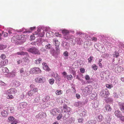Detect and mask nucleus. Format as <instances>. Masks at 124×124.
I'll return each instance as SVG.
<instances>
[{"label": "nucleus", "mask_w": 124, "mask_h": 124, "mask_svg": "<svg viewBox=\"0 0 124 124\" xmlns=\"http://www.w3.org/2000/svg\"><path fill=\"white\" fill-rule=\"evenodd\" d=\"M25 36L24 35H16L14 36L11 39L12 41L13 42L16 41L17 40H23L24 39Z\"/></svg>", "instance_id": "obj_3"}, {"label": "nucleus", "mask_w": 124, "mask_h": 124, "mask_svg": "<svg viewBox=\"0 0 124 124\" xmlns=\"http://www.w3.org/2000/svg\"><path fill=\"white\" fill-rule=\"evenodd\" d=\"M7 46H6L4 45H0V50H2L5 48H6Z\"/></svg>", "instance_id": "obj_35"}, {"label": "nucleus", "mask_w": 124, "mask_h": 124, "mask_svg": "<svg viewBox=\"0 0 124 124\" xmlns=\"http://www.w3.org/2000/svg\"><path fill=\"white\" fill-rule=\"evenodd\" d=\"M30 71L31 73L37 74L41 73L42 71L39 68L34 67L31 68L30 70Z\"/></svg>", "instance_id": "obj_4"}, {"label": "nucleus", "mask_w": 124, "mask_h": 124, "mask_svg": "<svg viewBox=\"0 0 124 124\" xmlns=\"http://www.w3.org/2000/svg\"><path fill=\"white\" fill-rule=\"evenodd\" d=\"M96 121L94 120H90L87 122L86 124H96Z\"/></svg>", "instance_id": "obj_18"}, {"label": "nucleus", "mask_w": 124, "mask_h": 124, "mask_svg": "<svg viewBox=\"0 0 124 124\" xmlns=\"http://www.w3.org/2000/svg\"><path fill=\"white\" fill-rule=\"evenodd\" d=\"M2 70L3 72L4 73H7L8 69L7 67L3 68L2 69Z\"/></svg>", "instance_id": "obj_40"}, {"label": "nucleus", "mask_w": 124, "mask_h": 124, "mask_svg": "<svg viewBox=\"0 0 124 124\" xmlns=\"http://www.w3.org/2000/svg\"><path fill=\"white\" fill-rule=\"evenodd\" d=\"M52 54L53 56H54L56 55V53H55V51L53 49L52 50Z\"/></svg>", "instance_id": "obj_55"}, {"label": "nucleus", "mask_w": 124, "mask_h": 124, "mask_svg": "<svg viewBox=\"0 0 124 124\" xmlns=\"http://www.w3.org/2000/svg\"><path fill=\"white\" fill-rule=\"evenodd\" d=\"M114 114L118 118L120 117L122 115L121 113L118 110L115 111Z\"/></svg>", "instance_id": "obj_9"}, {"label": "nucleus", "mask_w": 124, "mask_h": 124, "mask_svg": "<svg viewBox=\"0 0 124 124\" xmlns=\"http://www.w3.org/2000/svg\"><path fill=\"white\" fill-rule=\"evenodd\" d=\"M120 117L121 120L124 122V116H121Z\"/></svg>", "instance_id": "obj_60"}, {"label": "nucleus", "mask_w": 124, "mask_h": 124, "mask_svg": "<svg viewBox=\"0 0 124 124\" xmlns=\"http://www.w3.org/2000/svg\"><path fill=\"white\" fill-rule=\"evenodd\" d=\"M112 100L110 98H108L106 100V102L107 103H108L111 101Z\"/></svg>", "instance_id": "obj_52"}, {"label": "nucleus", "mask_w": 124, "mask_h": 124, "mask_svg": "<svg viewBox=\"0 0 124 124\" xmlns=\"http://www.w3.org/2000/svg\"><path fill=\"white\" fill-rule=\"evenodd\" d=\"M76 96L78 99H79L80 97V95L79 94L77 93V94H76Z\"/></svg>", "instance_id": "obj_59"}, {"label": "nucleus", "mask_w": 124, "mask_h": 124, "mask_svg": "<svg viewBox=\"0 0 124 124\" xmlns=\"http://www.w3.org/2000/svg\"><path fill=\"white\" fill-rule=\"evenodd\" d=\"M33 93H34L32 92V91L30 90L28 92V94L29 96H31L32 95Z\"/></svg>", "instance_id": "obj_37"}, {"label": "nucleus", "mask_w": 124, "mask_h": 124, "mask_svg": "<svg viewBox=\"0 0 124 124\" xmlns=\"http://www.w3.org/2000/svg\"><path fill=\"white\" fill-rule=\"evenodd\" d=\"M20 71L21 73H23L24 72V69L22 68L20 69Z\"/></svg>", "instance_id": "obj_57"}, {"label": "nucleus", "mask_w": 124, "mask_h": 124, "mask_svg": "<svg viewBox=\"0 0 124 124\" xmlns=\"http://www.w3.org/2000/svg\"><path fill=\"white\" fill-rule=\"evenodd\" d=\"M38 115L39 118H41L42 117L43 114L42 113H40L38 114Z\"/></svg>", "instance_id": "obj_64"}, {"label": "nucleus", "mask_w": 124, "mask_h": 124, "mask_svg": "<svg viewBox=\"0 0 124 124\" xmlns=\"http://www.w3.org/2000/svg\"><path fill=\"white\" fill-rule=\"evenodd\" d=\"M15 119V118L12 116H11L8 118V120L10 121H12Z\"/></svg>", "instance_id": "obj_41"}, {"label": "nucleus", "mask_w": 124, "mask_h": 124, "mask_svg": "<svg viewBox=\"0 0 124 124\" xmlns=\"http://www.w3.org/2000/svg\"><path fill=\"white\" fill-rule=\"evenodd\" d=\"M55 48L56 51L57 52L56 54V55H57L58 54H59V46H56Z\"/></svg>", "instance_id": "obj_43"}, {"label": "nucleus", "mask_w": 124, "mask_h": 124, "mask_svg": "<svg viewBox=\"0 0 124 124\" xmlns=\"http://www.w3.org/2000/svg\"><path fill=\"white\" fill-rule=\"evenodd\" d=\"M111 120L110 117L108 116H107L105 119V122L107 123H110V122Z\"/></svg>", "instance_id": "obj_11"}, {"label": "nucleus", "mask_w": 124, "mask_h": 124, "mask_svg": "<svg viewBox=\"0 0 124 124\" xmlns=\"http://www.w3.org/2000/svg\"><path fill=\"white\" fill-rule=\"evenodd\" d=\"M1 115L4 116H7L8 113L7 111L3 110L1 112Z\"/></svg>", "instance_id": "obj_24"}, {"label": "nucleus", "mask_w": 124, "mask_h": 124, "mask_svg": "<svg viewBox=\"0 0 124 124\" xmlns=\"http://www.w3.org/2000/svg\"><path fill=\"white\" fill-rule=\"evenodd\" d=\"M85 78L86 80H89L90 79L89 76L88 75H86L85 76Z\"/></svg>", "instance_id": "obj_49"}, {"label": "nucleus", "mask_w": 124, "mask_h": 124, "mask_svg": "<svg viewBox=\"0 0 124 124\" xmlns=\"http://www.w3.org/2000/svg\"><path fill=\"white\" fill-rule=\"evenodd\" d=\"M48 81L50 84L53 85L54 83V80L53 78H51Z\"/></svg>", "instance_id": "obj_31"}, {"label": "nucleus", "mask_w": 124, "mask_h": 124, "mask_svg": "<svg viewBox=\"0 0 124 124\" xmlns=\"http://www.w3.org/2000/svg\"><path fill=\"white\" fill-rule=\"evenodd\" d=\"M103 119V116L101 115H99L97 118V121L99 122L102 121Z\"/></svg>", "instance_id": "obj_23"}, {"label": "nucleus", "mask_w": 124, "mask_h": 124, "mask_svg": "<svg viewBox=\"0 0 124 124\" xmlns=\"http://www.w3.org/2000/svg\"><path fill=\"white\" fill-rule=\"evenodd\" d=\"M13 90H14V88H11L10 89L8 90V92L10 94H13Z\"/></svg>", "instance_id": "obj_42"}, {"label": "nucleus", "mask_w": 124, "mask_h": 124, "mask_svg": "<svg viewBox=\"0 0 124 124\" xmlns=\"http://www.w3.org/2000/svg\"><path fill=\"white\" fill-rule=\"evenodd\" d=\"M80 72L82 73H84L85 71V69L84 68H81L80 69Z\"/></svg>", "instance_id": "obj_51"}, {"label": "nucleus", "mask_w": 124, "mask_h": 124, "mask_svg": "<svg viewBox=\"0 0 124 124\" xmlns=\"http://www.w3.org/2000/svg\"><path fill=\"white\" fill-rule=\"evenodd\" d=\"M27 51L33 54H40V53L39 50L36 47H32L28 49Z\"/></svg>", "instance_id": "obj_1"}, {"label": "nucleus", "mask_w": 124, "mask_h": 124, "mask_svg": "<svg viewBox=\"0 0 124 124\" xmlns=\"http://www.w3.org/2000/svg\"><path fill=\"white\" fill-rule=\"evenodd\" d=\"M34 34H33L32 35H31L30 36V40L32 41L33 40H34L35 38V37L34 36Z\"/></svg>", "instance_id": "obj_34"}, {"label": "nucleus", "mask_w": 124, "mask_h": 124, "mask_svg": "<svg viewBox=\"0 0 124 124\" xmlns=\"http://www.w3.org/2000/svg\"><path fill=\"white\" fill-rule=\"evenodd\" d=\"M116 69L117 70L118 72H121L123 70V68L120 66H118L117 68H116Z\"/></svg>", "instance_id": "obj_22"}, {"label": "nucleus", "mask_w": 124, "mask_h": 124, "mask_svg": "<svg viewBox=\"0 0 124 124\" xmlns=\"http://www.w3.org/2000/svg\"><path fill=\"white\" fill-rule=\"evenodd\" d=\"M78 120L79 123H82L83 122V118L81 117L79 118Z\"/></svg>", "instance_id": "obj_47"}, {"label": "nucleus", "mask_w": 124, "mask_h": 124, "mask_svg": "<svg viewBox=\"0 0 124 124\" xmlns=\"http://www.w3.org/2000/svg\"><path fill=\"white\" fill-rule=\"evenodd\" d=\"M70 57L71 59H74L77 56L76 52L75 50H73L71 51L70 53Z\"/></svg>", "instance_id": "obj_6"}, {"label": "nucleus", "mask_w": 124, "mask_h": 124, "mask_svg": "<svg viewBox=\"0 0 124 124\" xmlns=\"http://www.w3.org/2000/svg\"><path fill=\"white\" fill-rule=\"evenodd\" d=\"M3 36L5 37H7L8 36V33L6 32H5L4 33Z\"/></svg>", "instance_id": "obj_63"}, {"label": "nucleus", "mask_w": 124, "mask_h": 124, "mask_svg": "<svg viewBox=\"0 0 124 124\" xmlns=\"http://www.w3.org/2000/svg\"><path fill=\"white\" fill-rule=\"evenodd\" d=\"M10 110L11 113L13 112L14 110V108L13 107H12L10 109Z\"/></svg>", "instance_id": "obj_61"}, {"label": "nucleus", "mask_w": 124, "mask_h": 124, "mask_svg": "<svg viewBox=\"0 0 124 124\" xmlns=\"http://www.w3.org/2000/svg\"><path fill=\"white\" fill-rule=\"evenodd\" d=\"M16 73V71L15 70H13L11 72L8 73V75H9L10 77H14Z\"/></svg>", "instance_id": "obj_13"}, {"label": "nucleus", "mask_w": 124, "mask_h": 124, "mask_svg": "<svg viewBox=\"0 0 124 124\" xmlns=\"http://www.w3.org/2000/svg\"><path fill=\"white\" fill-rule=\"evenodd\" d=\"M53 41L54 42V43L55 44V46H59L60 43L56 39H53Z\"/></svg>", "instance_id": "obj_16"}, {"label": "nucleus", "mask_w": 124, "mask_h": 124, "mask_svg": "<svg viewBox=\"0 0 124 124\" xmlns=\"http://www.w3.org/2000/svg\"><path fill=\"white\" fill-rule=\"evenodd\" d=\"M44 32L43 31L42 32L39 33V32H35L34 33L35 35H38V36L41 37H43L44 34Z\"/></svg>", "instance_id": "obj_14"}, {"label": "nucleus", "mask_w": 124, "mask_h": 124, "mask_svg": "<svg viewBox=\"0 0 124 124\" xmlns=\"http://www.w3.org/2000/svg\"><path fill=\"white\" fill-rule=\"evenodd\" d=\"M66 78L68 80H71L73 79V76L71 75H67Z\"/></svg>", "instance_id": "obj_28"}, {"label": "nucleus", "mask_w": 124, "mask_h": 124, "mask_svg": "<svg viewBox=\"0 0 124 124\" xmlns=\"http://www.w3.org/2000/svg\"><path fill=\"white\" fill-rule=\"evenodd\" d=\"M62 117V114H59L58 116L57 117V120H59Z\"/></svg>", "instance_id": "obj_38"}, {"label": "nucleus", "mask_w": 124, "mask_h": 124, "mask_svg": "<svg viewBox=\"0 0 124 124\" xmlns=\"http://www.w3.org/2000/svg\"><path fill=\"white\" fill-rule=\"evenodd\" d=\"M74 106L76 107H80L82 106V102L80 101L75 102L74 103Z\"/></svg>", "instance_id": "obj_19"}, {"label": "nucleus", "mask_w": 124, "mask_h": 124, "mask_svg": "<svg viewBox=\"0 0 124 124\" xmlns=\"http://www.w3.org/2000/svg\"><path fill=\"white\" fill-rule=\"evenodd\" d=\"M104 109L105 111H110L112 110V108L110 105L108 104L106 105L104 108Z\"/></svg>", "instance_id": "obj_8"}, {"label": "nucleus", "mask_w": 124, "mask_h": 124, "mask_svg": "<svg viewBox=\"0 0 124 124\" xmlns=\"http://www.w3.org/2000/svg\"><path fill=\"white\" fill-rule=\"evenodd\" d=\"M42 64L43 65V68L44 70L48 71H49L51 70V69L49 68L48 66L47 65L46 63H43Z\"/></svg>", "instance_id": "obj_7"}, {"label": "nucleus", "mask_w": 124, "mask_h": 124, "mask_svg": "<svg viewBox=\"0 0 124 124\" xmlns=\"http://www.w3.org/2000/svg\"><path fill=\"white\" fill-rule=\"evenodd\" d=\"M51 46L50 44H49L46 46L45 47L47 49H49L51 47Z\"/></svg>", "instance_id": "obj_53"}, {"label": "nucleus", "mask_w": 124, "mask_h": 124, "mask_svg": "<svg viewBox=\"0 0 124 124\" xmlns=\"http://www.w3.org/2000/svg\"><path fill=\"white\" fill-rule=\"evenodd\" d=\"M93 56H90L89 58L88 59V62L89 63L91 62L93 60Z\"/></svg>", "instance_id": "obj_46"}, {"label": "nucleus", "mask_w": 124, "mask_h": 124, "mask_svg": "<svg viewBox=\"0 0 124 124\" xmlns=\"http://www.w3.org/2000/svg\"><path fill=\"white\" fill-rule=\"evenodd\" d=\"M92 68L94 70H96L98 69V66L95 64H94L91 66Z\"/></svg>", "instance_id": "obj_29"}, {"label": "nucleus", "mask_w": 124, "mask_h": 124, "mask_svg": "<svg viewBox=\"0 0 124 124\" xmlns=\"http://www.w3.org/2000/svg\"><path fill=\"white\" fill-rule=\"evenodd\" d=\"M63 55L65 57L68 56V53L67 51H65L63 53Z\"/></svg>", "instance_id": "obj_45"}, {"label": "nucleus", "mask_w": 124, "mask_h": 124, "mask_svg": "<svg viewBox=\"0 0 124 124\" xmlns=\"http://www.w3.org/2000/svg\"><path fill=\"white\" fill-rule=\"evenodd\" d=\"M110 94L108 90L107 89H103L100 93L101 95L102 96L104 97L105 98H107Z\"/></svg>", "instance_id": "obj_2"}, {"label": "nucleus", "mask_w": 124, "mask_h": 124, "mask_svg": "<svg viewBox=\"0 0 124 124\" xmlns=\"http://www.w3.org/2000/svg\"><path fill=\"white\" fill-rule=\"evenodd\" d=\"M92 40L93 41H96L97 40V38L95 37H93L92 38Z\"/></svg>", "instance_id": "obj_62"}, {"label": "nucleus", "mask_w": 124, "mask_h": 124, "mask_svg": "<svg viewBox=\"0 0 124 124\" xmlns=\"http://www.w3.org/2000/svg\"><path fill=\"white\" fill-rule=\"evenodd\" d=\"M62 91L61 90H58L56 92V94L57 95H59L61 94L62 93Z\"/></svg>", "instance_id": "obj_27"}, {"label": "nucleus", "mask_w": 124, "mask_h": 124, "mask_svg": "<svg viewBox=\"0 0 124 124\" xmlns=\"http://www.w3.org/2000/svg\"><path fill=\"white\" fill-rule=\"evenodd\" d=\"M35 86L33 84H31L30 85V88L32 89L35 87Z\"/></svg>", "instance_id": "obj_54"}, {"label": "nucleus", "mask_w": 124, "mask_h": 124, "mask_svg": "<svg viewBox=\"0 0 124 124\" xmlns=\"http://www.w3.org/2000/svg\"><path fill=\"white\" fill-rule=\"evenodd\" d=\"M81 114H82V116H85L86 115V112L84 111H82V113H81Z\"/></svg>", "instance_id": "obj_58"}, {"label": "nucleus", "mask_w": 124, "mask_h": 124, "mask_svg": "<svg viewBox=\"0 0 124 124\" xmlns=\"http://www.w3.org/2000/svg\"><path fill=\"white\" fill-rule=\"evenodd\" d=\"M27 105V104L26 102H23L21 103L20 106L21 108H23L25 107Z\"/></svg>", "instance_id": "obj_25"}, {"label": "nucleus", "mask_w": 124, "mask_h": 124, "mask_svg": "<svg viewBox=\"0 0 124 124\" xmlns=\"http://www.w3.org/2000/svg\"><path fill=\"white\" fill-rule=\"evenodd\" d=\"M68 107L66 105H64L63 106V108L61 109L62 112H67Z\"/></svg>", "instance_id": "obj_21"}, {"label": "nucleus", "mask_w": 124, "mask_h": 124, "mask_svg": "<svg viewBox=\"0 0 124 124\" xmlns=\"http://www.w3.org/2000/svg\"><path fill=\"white\" fill-rule=\"evenodd\" d=\"M113 55L114 57H117L119 56V53L115 52Z\"/></svg>", "instance_id": "obj_30"}, {"label": "nucleus", "mask_w": 124, "mask_h": 124, "mask_svg": "<svg viewBox=\"0 0 124 124\" xmlns=\"http://www.w3.org/2000/svg\"><path fill=\"white\" fill-rule=\"evenodd\" d=\"M40 101V98L39 97L36 98L34 99V102L38 103Z\"/></svg>", "instance_id": "obj_33"}, {"label": "nucleus", "mask_w": 124, "mask_h": 124, "mask_svg": "<svg viewBox=\"0 0 124 124\" xmlns=\"http://www.w3.org/2000/svg\"><path fill=\"white\" fill-rule=\"evenodd\" d=\"M105 86L107 88L109 89H111L113 87L112 84L110 85L108 84H106Z\"/></svg>", "instance_id": "obj_32"}, {"label": "nucleus", "mask_w": 124, "mask_h": 124, "mask_svg": "<svg viewBox=\"0 0 124 124\" xmlns=\"http://www.w3.org/2000/svg\"><path fill=\"white\" fill-rule=\"evenodd\" d=\"M38 88L37 87H35L32 90V92H33L34 93L38 92Z\"/></svg>", "instance_id": "obj_36"}, {"label": "nucleus", "mask_w": 124, "mask_h": 124, "mask_svg": "<svg viewBox=\"0 0 124 124\" xmlns=\"http://www.w3.org/2000/svg\"><path fill=\"white\" fill-rule=\"evenodd\" d=\"M18 55H28L27 53L26 52H24L22 51L21 52H18L16 53Z\"/></svg>", "instance_id": "obj_17"}, {"label": "nucleus", "mask_w": 124, "mask_h": 124, "mask_svg": "<svg viewBox=\"0 0 124 124\" xmlns=\"http://www.w3.org/2000/svg\"><path fill=\"white\" fill-rule=\"evenodd\" d=\"M55 36L57 37H61L62 36L61 35V34H60L58 32H55Z\"/></svg>", "instance_id": "obj_48"}, {"label": "nucleus", "mask_w": 124, "mask_h": 124, "mask_svg": "<svg viewBox=\"0 0 124 124\" xmlns=\"http://www.w3.org/2000/svg\"><path fill=\"white\" fill-rule=\"evenodd\" d=\"M45 78L43 77L39 76L36 78L35 79V81L37 83H43V80Z\"/></svg>", "instance_id": "obj_5"}, {"label": "nucleus", "mask_w": 124, "mask_h": 124, "mask_svg": "<svg viewBox=\"0 0 124 124\" xmlns=\"http://www.w3.org/2000/svg\"><path fill=\"white\" fill-rule=\"evenodd\" d=\"M54 77L56 81H60L61 80V78H60V76L58 75V74L57 73H55L54 74Z\"/></svg>", "instance_id": "obj_12"}, {"label": "nucleus", "mask_w": 124, "mask_h": 124, "mask_svg": "<svg viewBox=\"0 0 124 124\" xmlns=\"http://www.w3.org/2000/svg\"><path fill=\"white\" fill-rule=\"evenodd\" d=\"M0 58L2 59H4L6 58V56L5 54H2L0 56Z\"/></svg>", "instance_id": "obj_44"}, {"label": "nucleus", "mask_w": 124, "mask_h": 124, "mask_svg": "<svg viewBox=\"0 0 124 124\" xmlns=\"http://www.w3.org/2000/svg\"><path fill=\"white\" fill-rule=\"evenodd\" d=\"M62 74L64 78H65L66 77V76L67 75V73L65 71L63 72L62 73Z\"/></svg>", "instance_id": "obj_50"}, {"label": "nucleus", "mask_w": 124, "mask_h": 124, "mask_svg": "<svg viewBox=\"0 0 124 124\" xmlns=\"http://www.w3.org/2000/svg\"><path fill=\"white\" fill-rule=\"evenodd\" d=\"M13 85L16 87H18L20 85V82L18 81H13Z\"/></svg>", "instance_id": "obj_20"}, {"label": "nucleus", "mask_w": 124, "mask_h": 124, "mask_svg": "<svg viewBox=\"0 0 124 124\" xmlns=\"http://www.w3.org/2000/svg\"><path fill=\"white\" fill-rule=\"evenodd\" d=\"M84 92L85 93V94L87 95L91 93V91L88 88L86 87L84 90Z\"/></svg>", "instance_id": "obj_15"}, {"label": "nucleus", "mask_w": 124, "mask_h": 124, "mask_svg": "<svg viewBox=\"0 0 124 124\" xmlns=\"http://www.w3.org/2000/svg\"><path fill=\"white\" fill-rule=\"evenodd\" d=\"M18 123V121L15 120L11 124H17V123Z\"/></svg>", "instance_id": "obj_56"}, {"label": "nucleus", "mask_w": 124, "mask_h": 124, "mask_svg": "<svg viewBox=\"0 0 124 124\" xmlns=\"http://www.w3.org/2000/svg\"><path fill=\"white\" fill-rule=\"evenodd\" d=\"M41 58H39L35 61V63L37 64H40L42 61Z\"/></svg>", "instance_id": "obj_26"}, {"label": "nucleus", "mask_w": 124, "mask_h": 124, "mask_svg": "<svg viewBox=\"0 0 124 124\" xmlns=\"http://www.w3.org/2000/svg\"><path fill=\"white\" fill-rule=\"evenodd\" d=\"M118 105L121 110L124 111V103L119 102Z\"/></svg>", "instance_id": "obj_10"}, {"label": "nucleus", "mask_w": 124, "mask_h": 124, "mask_svg": "<svg viewBox=\"0 0 124 124\" xmlns=\"http://www.w3.org/2000/svg\"><path fill=\"white\" fill-rule=\"evenodd\" d=\"M62 33L65 34L69 33V31L67 30H64L62 31Z\"/></svg>", "instance_id": "obj_39"}]
</instances>
